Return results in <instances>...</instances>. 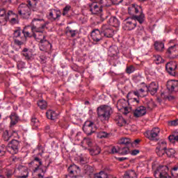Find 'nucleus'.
I'll return each mask as SVG.
<instances>
[{
  "mask_svg": "<svg viewBox=\"0 0 178 178\" xmlns=\"http://www.w3.org/2000/svg\"><path fill=\"white\" fill-rule=\"evenodd\" d=\"M118 144H120V145H125V147H128L130 144H133V142L130 138H122L118 140Z\"/></svg>",
  "mask_w": 178,
  "mask_h": 178,
  "instance_id": "b1692460",
  "label": "nucleus"
},
{
  "mask_svg": "<svg viewBox=\"0 0 178 178\" xmlns=\"http://www.w3.org/2000/svg\"><path fill=\"white\" fill-rule=\"evenodd\" d=\"M110 175L104 171H101L99 173H96L94 175V178H109Z\"/></svg>",
  "mask_w": 178,
  "mask_h": 178,
  "instance_id": "72a5a7b5",
  "label": "nucleus"
},
{
  "mask_svg": "<svg viewBox=\"0 0 178 178\" xmlns=\"http://www.w3.org/2000/svg\"><path fill=\"white\" fill-rule=\"evenodd\" d=\"M42 22H44L42 19L34 18L31 22L33 35L38 42H42L45 40V35L42 33H44V29L47 27V24L41 23Z\"/></svg>",
  "mask_w": 178,
  "mask_h": 178,
  "instance_id": "f257e3e1",
  "label": "nucleus"
},
{
  "mask_svg": "<svg viewBox=\"0 0 178 178\" xmlns=\"http://www.w3.org/2000/svg\"><path fill=\"white\" fill-rule=\"evenodd\" d=\"M137 27V22L133 19L132 17L127 18L124 21V26L123 29L127 30V31H131V30H134Z\"/></svg>",
  "mask_w": 178,
  "mask_h": 178,
  "instance_id": "423d86ee",
  "label": "nucleus"
},
{
  "mask_svg": "<svg viewBox=\"0 0 178 178\" xmlns=\"http://www.w3.org/2000/svg\"><path fill=\"white\" fill-rule=\"evenodd\" d=\"M6 154V147L5 145H0V156H3Z\"/></svg>",
  "mask_w": 178,
  "mask_h": 178,
  "instance_id": "3c124183",
  "label": "nucleus"
},
{
  "mask_svg": "<svg viewBox=\"0 0 178 178\" xmlns=\"http://www.w3.org/2000/svg\"><path fill=\"white\" fill-rule=\"evenodd\" d=\"M13 35L14 38H21L22 37H20V35H22V29H20V28H17L14 30Z\"/></svg>",
  "mask_w": 178,
  "mask_h": 178,
  "instance_id": "ea45409f",
  "label": "nucleus"
},
{
  "mask_svg": "<svg viewBox=\"0 0 178 178\" xmlns=\"http://www.w3.org/2000/svg\"><path fill=\"white\" fill-rule=\"evenodd\" d=\"M10 22L11 24H17V23H19V20L16 17H13L10 19Z\"/></svg>",
  "mask_w": 178,
  "mask_h": 178,
  "instance_id": "052dcab7",
  "label": "nucleus"
},
{
  "mask_svg": "<svg viewBox=\"0 0 178 178\" xmlns=\"http://www.w3.org/2000/svg\"><path fill=\"white\" fill-rule=\"evenodd\" d=\"M46 116L47 119H50L51 120H55L56 119V113L55 111H53L52 110H49L46 113Z\"/></svg>",
  "mask_w": 178,
  "mask_h": 178,
  "instance_id": "7c9ffc66",
  "label": "nucleus"
},
{
  "mask_svg": "<svg viewBox=\"0 0 178 178\" xmlns=\"http://www.w3.org/2000/svg\"><path fill=\"white\" fill-rule=\"evenodd\" d=\"M171 175L173 177H178V167H174L172 168Z\"/></svg>",
  "mask_w": 178,
  "mask_h": 178,
  "instance_id": "09e8293b",
  "label": "nucleus"
},
{
  "mask_svg": "<svg viewBox=\"0 0 178 178\" xmlns=\"http://www.w3.org/2000/svg\"><path fill=\"white\" fill-rule=\"evenodd\" d=\"M10 126H15V124H17V122H19V115H17V113L13 112L10 115Z\"/></svg>",
  "mask_w": 178,
  "mask_h": 178,
  "instance_id": "4be33fe9",
  "label": "nucleus"
},
{
  "mask_svg": "<svg viewBox=\"0 0 178 178\" xmlns=\"http://www.w3.org/2000/svg\"><path fill=\"white\" fill-rule=\"evenodd\" d=\"M83 170L86 175H89L91 172V167L89 165H84Z\"/></svg>",
  "mask_w": 178,
  "mask_h": 178,
  "instance_id": "5fc2aeb1",
  "label": "nucleus"
},
{
  "mask_svg": "<svg viewBox=\"0 0 178 178\" xmlns=\"http://www.w3.org/2000/svg\"><path fill=\"white\" fill-rule=\"evenodd\" d=\"M154 49H156L157 52H163L165 44L161 41H156L154 42Z\"/></svg>",
  "mask_w": 178,
  "mask_h": 178,
  "instance_id": "5701e85b",
  "label": "nucleus"
},
{
  "mask_svg": "<svg viewBox=\"0 0 178 178\" xmlns=\"http://www.w3.org/2000/svg\"><path fill=\"white\" fill-rule=\"evenodd\" d=\"M13 175H15V170H6L5 172V176L6 177V178H10L12 177V176H13Z\"/></svg>",
  "mask_w": 178,
  "mask_h": 178,
  "instance_id": "37998d69",
  "label": "nucleus"
},
{
  "mask_svg": "<svg viewBox=\"0 0 178 178\" xmlns=\"http://www.w3.org/2000/svg\"><path fill=\"white\" fill-rule=\"evenodd\" d=\"M165 70L170 76H176L177 74V63L175 61L167 63Z\"/></svg>",
  "mask_w": 178,
  "mask_h": 178,
  "instance_id": "1a4fd4ad",
  "label": "nucleus"
},
{
  "mask_svg": "<svg viewBox=\"0 0 178 178\" xmlns=\"http://www.w3.org/2000/svg\"><path fill=\"white\" fill-rule=\"evenodd\" d=\"M142 10L141 7L136 4H131L128 8V13L131 16H136L138 12Z\"/></svg>",
  "mask_w": 178,
  "mask_h": 178,
  "instance_id": "dca6fc26",
  "label": "nucleus"
},
{
  "mask_svg": "<svg viewBox=\"0 0 178 178\" xmlns=\"http://www.w3.org/2000/svg\"><path fill=\"white\" fill-rule=\"evenodd\" d=\"M131 17H132V19L135 20V23H137L138 22L139 24H143V23L145 22V15L143 12V10L140 11L139 15H135Z\"/></svg>",
  "mask_w": 178,
  "mask_h": 178,
  "instance_id": "412c9836",
  "label": "nucleus"
},
{
  "mask_svg": "<svg viewBox=\"0 0 178 178\" xmlns=\"http://www.w3.org/2000/svg\"><path fill=\"white\" fill-rule=\"evenodd\" d=\"M101 13V14H100L101 20H102V22H104V20H105V19H107L108 15H104L102 13Z\"/></svg>",
  "mask_w": 178,
  "mask_h": 178,
  "instance_id": "e2e57ef3",
  "label": "nucleus"
},
{
  "mask_svg": "<svg viewBox=\"0 0 178 178\" xmlns=\"http://www.w3.org/2000/svg\"><path fill=\"white\" fill-rule=\"evenodd\" d=\"M156 154H157V155L159 156H163V155H165V154H166V150L161 149H156Z\"/></svg>",
  "mask_w": 178,
  "mask_h": 178,
  "instance_id": "603ef678",
  "label": "nucleus"
},
{
  "mask_svg": "<svg viewBox=\"0 0 178 178\" xmlns=\"http://www.w3.org/2000/svg\"><path fill=\"white\" fill-rule=\"evenodd\" d=\"M175 151L174 149H165V154L167 156H169V158H172L173 155H175Z\"/></svg>",
  "mask_w": 178,
  "mask_h": 178,
  "instance_id": "a18cd8bd",
  "label": "nucleus"
},
{
  "mask_svg": "<svg viewBox=\"0 0 178 178\" xmlns=\"http://www.w3.org/2000/svg\"><path fill=\"white\" fill-rule=\"evenodd\" d=\"M25 173H26V175H22L19 177L20 178H28L29 177V171H27V170H26Z\"/></svg>",
  "mask_w": 178,
  "mask_h": 178,
  "instance_id": "338daca9",
  "label": "nucleus"
},
{
  "mask_svg": "<svg viewBox=\"0 0 178 178\" xmlns=\"http://www.w3.org/2000/svg\"><path fill=\"white\" fill-rule=\"evenodd\" d=\"M123 111L122 113L123 115H128V113L130 112L131 109L128 108L127 106V107H124V108H122Z\"/></svg>",
  "mask_w": 178,
  "mask_h": 178,
  "instance_id": "bf43d9fd",
  "label": "nucleus"
},
{
  "mask_svg": "<svg viewBox=\"0 0 178 178\" xmlns=\"http://www.w3.org/2000/svg\"><path fill=\"white\" fill-rule=\"evenodd\" d=\"M70 9H72V6L69 5L66 6L63 10V16H66L70 11Z\"/></svg>",
  "mask_w": 178,
  "mask_h": 178,
  "instance_id": "8fccbe9b",
  "label": "nucleus"
},
{
  "mask_svg": "<svg viewBox=\"0 0 178 178\" xmlns=\"http://www.w3.org/2000/svg\"><path fill=\"white\" fill-rule=\"evenodd\" d=\"M88 151L90 154V155L95 156V155H99L101 154V147L98 145H95L91 149H88Z\"/></svg>",
  "mask_w": 178,
  "mask_h": 178,
  "instance_id": "cd10ccee",
  "label": "nucleus"
},
{
  "mask_svg": "<svg viewBox=\"0 0 178 178\" xmlns=\"http://www.w3.org/2000/svg\"><path fill=\"white\" fill-rule=\"evenodd\" d=\"M160 132L159 128H153L151 131H147L145 136L151 141H158L159 140Z\"/></svg>",
  "mask_w": 178,
  "mask_h": 178,
  "instance_id": "20e7f679",
  "label": "nucleus"
},
{
  "mask_svg": "<svg viewBox=\"0 0 178 178\" xmlns=\"http://www.w3.org/2000/svg\"><path fill=\"white\" fill-rule=\"evenodd\" d=\"M24 42H26V38L21 37V40H19V39L14 40V44H15V45H18V47H20V45H23Z\"/></svg>",
  "mask_w": 178,
  "mask_h": 178,
  "instance_id": "4c0bfd02",
  "label": "nucleus"
},
{
  "mask_svg": "<svg viewBox=\"0 0 178 178\" xmlns=\"http://www.w3.org/2000/svg\"><path fill=\"white\" fill-rule=\"evenodd\" d=\"M168 124L169 126H178V119L170 121Z\"/></svg>",
  "mask_w": 178,
  "mask_h": 178,
  "instance_id": "4d7b16f0",
  "label": "nucleus"
},
{
  "mask_svg": "<svg viewBox=\"0 0 178 178\" xmlns=\"http://www.w3.org/2000/svg\"><path fill=\"white\" fill-rule=\"evenodd\" d=\"M38 106L41 109H47V106H48V104H47V102L45 100H40L38 102Z\"/></svg>",
  "mask_w": 178,
  "mask_h": 178,
  "instance_id": "58836bf2",
  "label": "nucleus"
},
{
  "mask_svg": "<svg viewBox=\"0 0 178 178\" xmlns=\"http://www.w3.org/2000/svg\"><path fill=\"white\" fill-rule=\"evenodd\" d=\"M97 137L98 138H108V137H109V134L105 131H102L97 134Z\"/></svg>",
  "mask_w": 178,
  "mask_h": 178,
  "instance_id": "c03bdc74",
  "label": "nucleus"
},
{
  "mask_svg": "<svg viewBox=\"0 0 178 178\" xmlns=\"http://www.w3.org/2000/svg\"><path fill=\"white\" fill-rule=\"evenodd\" d=\"M108 24L110 26H112L113 27H119L120 22H119V19L116 18V17H111L108 22Z\"/></svg>",
  "mask_w": 178,
  "mask_h": 178,
  "instance_id": "a878e982",
  "label": "nucleus"
},
{
  "mask_svg": "<svg viewBox=\"0 0 178 178\" xmlns=\"http://www.w3.org/2000/svg\"><path fill=\"white\" fill-rule=\"evenodd\" d=\"M80 167L76 165H70L68 168V175H65L64 178H77L79 177V175H80Z\"/></svg>",
  "mask_w": 178,
  "mask_h": 178,
  "instance_id": "39448f33",
  "label": "nucleus"
},
{
  "mask_svg": "<svg viewBox=\"0 0 178 178\" xmlns=\"http://www.w3.org/2000/svg\"><path fill=\"white\" fill-rule=\"evenodd\" d=\"M3 141L8 142L9 140H10V137H12V134H9V131L8 130H6L3 133Z\"/></svg>",
  "mask_w": 178,
  "mask_h": 178,
  "instance_id": "c9c22d12",
  "label": "nucleus"
},
{
  "mask_svg": "<svg viewBox=\"0 0 178 178\" xmlns=\"http://www.w3.org/2000/svg\"><path fill=\"white\" fill-rule=\"evenodd\" d=\"M124 178H137V173L133 170H129L124 172Z\"/></svg>",
  "mask_w": 178,
  "mask_h": 178,
  "instance_id": "c85d7f7f",
  "label": "nucleus"
},
{
  "mask_svg": "<svg viewBox=\"0 0 178 178\" xmlns=\"http://www.w3.org/2000/svg\"><path fill=\"white\" fill-rule=\"evenodd\" d=\"M97 116L101 122L105 123L108 122L111 118V113L112 112V108L111 106L106 105H102L97 108Z\"/></svg>",
  "mask_w": 178,
  "mask_h": 178,
  "instance_id": "7ed1b4c3",
  "label": "nucleus"
},
{
  "mask_svg": "<svg viewBox=\"0 0 178 178\" xmlns=\"http://www.w3.org/2000/svg\"><path fill=\"white\" fill-rule=\"evenodd\" d=\"M62 13L59 10L51 9L49 10L47 17L51 22H59Z\"/></svg>",
  "mask_w": 178,
  "mask_h": 178,
  "instance_id": "0eeeda50",
  "label": "nucleus"
},
{
  "mask_svg": "<svg viewBox=\"0 0 178 178\" xmlns=\"http://www.w3.org/2000/svg\"><path fill=\"white\" fill-rule=\"evenodd\" d=\"M166 55H168L170 59H175V58H177L178 52L176 45L170 47L166 51Z\"/></svg>",
  "mask_w": 178,
  "mask_h": 178,
  "instance_id": "a211bd4d",
  "label": "nucleus"
},
{
  "mask_svg": "<svg viewBox=\"0 0 178 178\" xmlns=\"http://www.w3.org/2000/svg\"><path fill=\"white\" fill-rule=\"evenodd\" d=\"M11 15L13 14V12L8 11L6 15V10L5 8H0V24H2L3 23H6L8 22V19H9V17L11 16Z\"/></svg>",
  "mask_w": 178,
  "mask_h": 178,
  "instance_id": "9d476101",
  "label": "nucleus"
},
{
  "mask_svg": "<svg viewBox=\"0 0 178 178\" xmlns=\"http://www.w3.org/2000/svg\"><path fill=\"white\" fill-rule=\"evenodd\" d=\"M136 33L139 37L145 35V31L144 30V27L143 26H138V29L136 31Z\"/></svg>",
  "mask_w": 178,
  "mask_h": 178,
  "instance_id": "f704fd0d",
  "label": "nucleus"
},
{
  "mask_svg": "<svg viewBox=\"0 0 178 178\" xmlns=\"http://www.w3.org/2000/svg\"><path fill=\"white\" fill-rule=\"evenodd\" d=\"M33 8V4L31 1H28L27 4L21 3L18 6V15L21 19H25L26 20L31 17V9Z\"/></svg>",
  "mask_w": 178,
  "mask_h": 178,
  "instance_id": "f03ea898",
  "label": "nucleus"
},
{
  "mask_svg": "<svg viewBox=\"0 0 178 178\" xmlns=\"http://www.w3.org/2000/svg\"><path fill=\"white\" fill-rule=\"evenodd\" d=\"M129 146H122L119 147V154H120V155H127V154H129Z\"/></svg>",
  "mask_w": 178,
  "mask_h": 178,
  "instance_id": "473e14b6",
  "label": "nucleus"
},
{
  "mask_svg": "<svg viewBox=\"0 0 178 178\" xmlns=\"http://www.w3.org/2000/svg\"><path fill=\"white\" fill-rule=\"evenodd\" d=\"M22 33L24 34V36H22V38H25V41L27 40V38L33 37V33H31L30 32L26 31V29L22 31Z\"/></svg>",
  "mask_w": 178,
  "mask_h": 178,
  "instance_id": "79ce46f5",
  "label": "nucleus"
},
{
  "mask_svg": "<svg viewBox=\"0 0 178 178\" xmlns=\"http://www.w3.org/2000/svg\"><path fill=\"white\" fill-rule=\"evenodd\" d=\"M31 124L32 126H35V127H38V124H40V122L37 118H33L31 119Z\"/></svg>",
  "mask_w": 178,
  "mask_h": 178,
  "instance_id": "864d4df0",
  "label": "nucleus"
},
{
  "mask_svg": "<svg viewBox=\"0 0 178 178\" xmlns=\"http://www.w3.org/2000/svg\"><path fill=\"white\" fill-rule=\"evenodd\" d=\"M167 88L170 92H177L178 91V81L170 80L167 82Z\"/></svg>",
  "mask_w": 178,
  "mask_h": 178,
  "instance_id": "ddd939ff",
  "label": "nucleus"
},
{
  "mask_svg": "<svg viewBox=\"0 0 178 178\" xmlns=\"http://www.w3.org/2000/svg\"><path fill=\"white\" fill-rule=\"evenodd\" d=\"M126 72H127V73H128V74L133 73V72H134V67L132 65L127 67L126 69Z\"/></svg>",
  "mask_w": 178,
  "mask_h": 178,
  "instance_id": "6e6d98bb",
  "label": "nucleus"
},
{
  "mask_svg": "<svg viewBox=\"0 0 178 178\" xmlns=\"http://www.w3.org/2000/svg\"><path fill=\"white\" fill-rule=\"evenodd\" d=\"M156 149L166 150V142L165 141L159 142L158 146L156 147Z\"/></svg>",
  "mask_w": 178,
  "mask_h": 178,
  "instance_id": "a19ab883",
  "label": "nucleus"
},
{
  "mask_svg": "<svg viewBox=\"0 0 178 178\" xmlns=\"http://www.w3.org/2000/svg\"><path fill=\"white\" fill-rule=\"evenodd\" d=\"M154 60L156 62V65H159V63H163V58H162L161 56H155Z\"/></svg>",
  "mask_w": 178,
  "mask_h": 178,
  "instance_id": "49530a36",
  "label": "nucleus"
},
{
  "mask_svg": "<svg viewBox=\"0 0 178 178\" xmlns=\"http://www.w3.org/2000/svg\"><path fill=\"white\" fill-rule=\"evenodd\" d=\"M146 91L150 92L151 95H155L158 92V89L159 86L158 83L155 82H152L149 86H145Z\"/></svg>",
  "mask_w": 178,
  "mask_h": 178,
  "instance_id": "2eb2a0df",
  "label": "nucleus"
},
{
  "mask_svg": "<svg viewBox=\"0 0 178 178\" xmlns=\"http://www.w3.org/2000/svg\"><path fill=\"white\" fill-rule=\"evenodd\" d=\"M168 140H170V141H175V135H170L168 137Z\"/></svg>",
  "mask_w": 178,
  "mask_h": 178,
  "instance_id": "774afa93",
  "label": "nucleus"
},
{
  "mask_svg": "<svg viewBox=\"0 0 178 178\" xmlns=\"http://www.w3.org/2000/svg\"><path fill=\"white\" fill-rule=\"evenodd\" d=\"M115 123L118 124V126H120V127H122V126H124L126 124L127 122L124 118L122 115H117L115 116Z\"/></svg>",
  "mask_w": 178,
  "mask_h": 178,
  "instance_id": "bb28decb",
  "label": "nucleus"
},
{
  "mask_svg": "<svg viewBox=\"0 0 178 178\" xmlns=\"http://www.w3.org/2000/svg\"><path fill=\"white\" fill-rule=\"evenodd\" d=\"M34 163H35V165H37L33 169V172H34V173H35V172H37V170H38V169H40V167L42 165V161H41V159L40 158L35 157L34 160L31 162V165H33Z\"/></svg>",
  "mask_w": 178,
  "mask_h": 178,
  "instance_id": "393cba45",
  "label": "nucleus"
},
{
  "mask_svg": "<svg viewBox=\"0 0 178 178\" xmlns=\"http://www.w3.org/2000/svg\"><path fill=\"white\" fill-rule=\"evenodd\" d=\"M131 155H138V154H140V150L138 149H134L131 151Z\"/></svg>",
  "mask_w": 178,
  "mask_h": 178,
  "instance_id": "69168bd1",
  "label": "nucleus"
},
{
  "mask_svg": "<svg viewBox=\"0 0 178 178\" xmlns=\"http://www.w3.org/2000/svg\"><path fill=\"white\" fill-rule=\"evenodd\" d=\"M102 33L99 29H95L92 31L91 37L92 40L95 42H99L102 40Z\"/></svg>",
  "mask_w": 178,
  "mask_h": 178,
  "instance_id": "6ab92c4d",
  "label": "nucleus"
},
{
  "mask_svg": "<svg viewBox=\"0 0 178 178\" xmlns=\"http://www.w3.org/2000/svg\"><path fill=\"white\" fill-rule=\"evenodd\" d=\"M146 113H147V108L141 106L138 107L135 110L134 113V115L135 116V118H141V116H144V115H145Z\"/></svg>",
  "mask_w": 178,
  "mask_h": 178,
  "instance_id": "aec40b11",
  "label": "nucleus"
},
{
  "mask_svg": "<svg viewBox=\"0 0 178 178\" xmlns=\"http://www.w3.org/2000/svg\"><path fill=\"white\" fill-rule=\"evenodd\" d=\"M102 34L107 38H112L113 37L114 31L109 25H103L102 26Z\"/></svg>",
  "mask_w": 178,
  "mask_h": 178,
  "instance_id": "9b49d317",
  "label": "nucleus"
},
{
  "mask_svg": "<svg viewBox=\"0 0 178 178\" xmlns=\"http://www.w3.org/2000/svg\"><path fill=\"white\" fill-rule=\"evenodd\" d=\"M127 105H129V102L124 99H120L117 103V106L120 108V110L126 108Z\"/></svg>",
  "mask_w": 178,
  "mask_h": 178,
  "instance_id": "c756f323",
  "label": "nucleus"
},
{
  "mask_svg": "<svg viewBox=\"0 0 178 178\" xmlns=\"http://www.w3.org/2000/svg\"><path fill=\"white\" fill-rule=\"evenodd\" d=\"M131 95H136V97H138V98H140V92H138V90H132L128 93L127 95V98L129 97H131Z\"/></svg>",
  "mask_w": 178,
  "mask_h": 178,
  "instance_id": "de8ad7c7",
  "label": "nucleus"
},
{
  "mask_svg": "<svg viewBox=\"0 0 178 178\" xmlns=\"http://www.w3.org/2000/svg\"><path fill=\"white\" fill-rule=\"evenodd\" d=\"M111 154H119V148L118 149H116L115 147H113L111 148Z\"/></svg>",
  "mask_w": 178,
  "mask_h": 178,
  "instance_id": "680f3d73",
  "label": "nucleus"
},
{
  "mask_svg": "<svg viewBox=\"0 0 178 178\" xmlns=\"http://www.w3.org/2000/svg\"><path fill=\"white\" fill-rule=\"evenodd\" d=\"M70 34V36L74 38L76 37V34H77V31L76 30H69L67 31Z\"/></svg>",
  "mask_w": 178,
  "mask_h": 178,
  "instance_id": "13d9d810",
  "label": "nucleus"
},
{
  "mask_svg": "<svg viewBox=\"0 0 178 178\" xmlns=\"http://www.w3.org/2000/svg\"><path fill=\"white\" fill-rule=\"evenodd\" d=\"M83 141H85L86 143V144H88V147H91V145H92L91 140L85 138L83 140Z\"/></svg>",
  "mask_w": 178,
  "mask_h": 178,
  "instance_id": "0e129e2a",
  "label": "nucleus"
},
{
  "mask_svg": "<svg viewBox=\"0 0 178 178\" xmlns=\"http://www.w3.org/2000/svg\"><path fill=\"white\" fill-rule=\"evenodd\" d=\"M83 131L87 136H91L92 133H95V124L91 121H86L83 124Z\"/></svg>",
  "mask_w": 178,
  "mask_h": 178,
  "instance_id": "6e6552de",
  "label": "nucleus"
},
{
  "mask_svg": "<svg viewBox=\"0 0 178 178\" xmlns=\"http://www.w3.org/2000/svg\"><path fill=\"white\" fill-rule=\"evenodd\" d=\"M52 48V44L47 40L40 42V49L42 52H49Z\"/></svg>",
  "mask_w": 178,
  "mask_h": 178,
  "instance_id": "f3484780",
  "label": "nucleus"
},
{
  "mask_svg": "<svg viewBox=\"0 0 178 178\" xmlns=\"http://www.w3.org/2000/svg\"><path fill=\"white\" fill-rule=\"evenodd\" d=\"M8 148H10L12 154H17L19 148H20V142L17 140H12L8 145Z\"/></svg>",
  "mask_w": 178,
  "mask_h": 178,
  "instance_id": "f8f14e48",
  "label": "nucleus"
},
{
  "mask_svg": "<svg viewBox=\"0 0 178 178\" xmlns=\"http://www.w3.org/2000/svg\"><path fill=\"white\" fill-rule=\"evenodd\" d=\"M22 54L23 55V56H24V58H25V59H26V60H30V59H31V53H30V51H29V49L24 48L22 50Z\"/></svg>",
  "mask_w": 178,
  "mask_h": 178,
  "instance_id": "2f4dec72",
  "label": "nucleus"
},
{
  "mask_svg": "<svg viewBox=\"0 0 178 178\" xmlns=\"http://www.w3.org/2000/svg\"><path fill=\"white\" fill-rule=\"evenodd\" d=\"M90 11L92 15H98V13H102V6H99L97 3H90L88 4Z\"/></svg>",
  "mask_w": 178,
  "mask_h": 178,
  "instance_id": "4468645a",
  "label": "nucleus"
},
{
  "mask_svg": "<svg viewBox=\"0 0 178 178\" xmlns=\"http://www.w3.org/2000/svg\"><path fill=\"white\" fill-rule=\"evenodd\" d=\"M98 2L102 6H111L112 5V0H99Z\"/></svg>",
  "mask_w": 178,
  "mask_h": 178,
  "instance_id": "e433bc0d",
  "label": "nucleus"
}]
</instances>
